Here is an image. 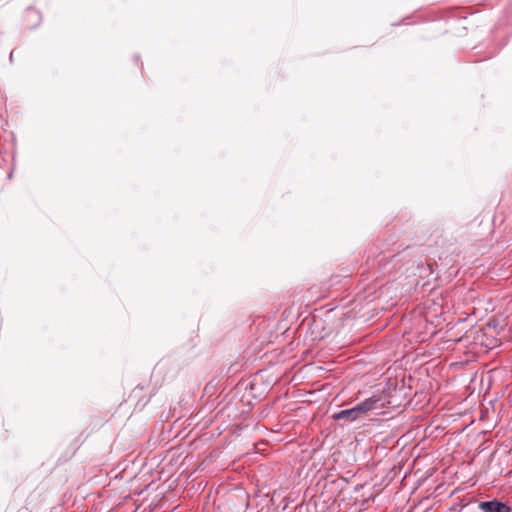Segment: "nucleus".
Here are the masks:
<instances>
[{"instance_id":"1","label":"nucleus","mask_w":512,"mask_h":512,"mask_svg":"<svg viewBox=\"0 0 512 512\" xmlns=\"http://www.w3.org/2000/svg\"><path fill=\"white\" fill-rule=\"evenodd\" d=\"M379 402L380 398L373 395L351 408L334 413L332 418L336 421L345 420L347 422H354L365 416L370 411L381 409L383 405L379 404Z\"/></svg>"},{"instance_id":"2","label":"nucleus","mask_w":512,"mask_h":512,"mask_svg":"<svg viewBox=\"0 0 512 512\" xmlns=\"http://www.w3.org/2000/svg\"><path fill=\"white\" fill-rule=\"evenodd\" d=\"M479 508L482 512H510L511 509L503 502L492 500L481 502Z\"/></svg>"},{"instance_id":"3","label":"nucleus","mask_w":512,"mask_h":512,"mask_svg":"<svg viewBox=\"0 0 512 512\" xmlns=\"http://www.w3.org/2000/svg\"><path fill=\"white\" fill-rule=\"evenodd\" d=\"M9 59H10V62L13 61V52L10 53Z\"/></svg>"}]
</instances>
